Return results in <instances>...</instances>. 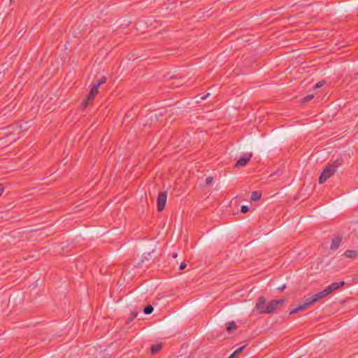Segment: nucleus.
I'll return each instance as SVG.
<instances>
[{
	"label": "nucleus",
	"instance_id": "obj_1",
	"mask_svg": "<svg viewBox=\"0 0 358 358\" xmlns=\"http://www.w3.org/2000/svg\"><path fill=\"white\" fill-rule=\"evenodd\" d=\"M343 159L340 157L332 164H329L324 167L319 177V183L322 184L325 182L337 171L338 168L343 164Z\"/></svg>",
	"mask_w": 358,
	"mask_h": 358
},
{
	"label": "nucleus",
	"instance_id": "obj_2",
	"mask_svg": "<svg viewBox=\"0 0 358 358\" xmlns=\"http://www.w3.org/2000/svg\"><path fill=\"white\" fill-rule=\"evenodd\" d=\"M99 84H94L93 83H92L91 90L89 92L86 99H85L82 103L84 108L87 106L89 101H91L94 99L99 92Z\"/></svg>",
	"mask_w": 358,
	"mask_h": 358
},
{
	"label": "nucleus",
	"instance_id": "obj_3",
	"mask_svg": "<svg viewBox=\"0 0 358 358\" xmlns=\"http://www.w3.org/2000/svg\"><path fill=\"white\" fill-rule=\"evenodd\" d=\"M284 303L285 300L282 299L271 301L268 303H267V314L273 313L275 310L280 308Z\"/></svg>",
	"mask_w": 358,
	"mask_h": 358
},
{
	"label": "nucleus",
	"instance_id": "obj_4",
	"mask_svg": "<svg viewBox=\"0 0 358 358\" xmlns=\"http://www.w3.org/2000/svg\"><path fill=\"white\" fill-rule=\"evenodd\" d=\"M167 199V192H161L159 193L157 199V208L159 212H162L166 206Z\"/></svg>",
	"mask_w": 358,
	"mask_h": 358
},
{
	"label": "nucleus",
	"instance_id": "obj_5",
	"mask_svg": "<svg viewBox=\"0 0 358 358\" xmlns=\"http://www.w3.org/2000/svg\"><path fill=\"white\" fill-rule=\"evenodd\" d=\"M255 308L260 314H267V304L264 296H259L257 299Z\"/></svg>",
	"mask_w": 358,
	"mask_h": 358
},
{
	"label": "nucleus",
	"instance_id": "obj_6",
	"mask_svg": "<svg viewBox=\"0 0 358 358\" xmlns=\"http://www.w3.org/2000/svg\"><path fill=\"white\" fill-rule=\"evenodd\" d=\"M252 157V153H248L241 157V158L236 162V166L241 167L245 166Z\"/></svg>",
	"mask_w": 358,
	"mask_h": 358
},
{
	"label": "nucleus",
	"instance_id": "obj_7",
	"mask_svg": "<svg viewBox=\"0 0 358 358\" xmlns=\"http://www.w3.org/2000/svg\"><path fill=\"white\" fill-rule=\"evenodd\" d=\"M330 293H329V291L327 288H325L324 289H323L322 291L321 292H319L318 293L313 295L315 300L317 301H320V299L324 298L325 296H327V295H329Z\"/></svg>",
	"mask_w": 358,
	"mask_h": 358
},
{
	"label": "nucleus",
	"instance_id": "obj_8",
	"mask_svg": "<svg viewBox=\"0 0 358 358\" xmlns=\"http://www.w3.org/2000/svg\"><path fill=\"white\" fill-rule=\"evenodd\" d=\"M341 240L342 238L341 236L335 237L331 241L330 249L331 250H336L341 244Z\"/></svg>",
	"mask_w": 358,
	"mask_h": 358
},
{
	"label": "nucleus",
	"instance_id": "obj_9",
	"mask_svg": "<svg viewBox=\"0 0 358 358\" xmlns=\"http://www.w3.org/2000/svg\"><path fill=\"white\" fill-rule=\"evenodd\" d=\"M344 285H345V282L341 281V282H334V283L331 284L329 286H328L327 288L329 289V293H331L332 292L343 287Z\"/></svg>",
	"mask_w": 358,
	"mask_h": 358
},
{
	"label": "nucleus",
	"instance_id": "obj_10",
	"mask_svg": "<svg viewBox=\"0 0 358 358\" xmlns=\"http://www.w3.org/2000/svg\"><path fill=\"white\" fill-rule=\"evenodd\" d=\"M315 302L316 301L315 300L313 296H312L311 298L307 299L306 301L301 304V306L303 309H306Z\"/></svg>",
	"mask_w": 358,
	"mask_h": 358
},
{
	"label": "nucleus",
	"instance_id": "obj_11",
	"mask_svg": "<svg viewBox=\"0 0 358 358\" xmlns=\"http://www.w3.org/2000/svg\"><path fill=\"white\" fill-rule=\"evenodd\" d=\"M162 348V343L152 345L150 348L151 353L153 355L158 353L161 350Z\"/></svg>",
	"mask_w": 358,
	"mask_h": 358
},
{
	"label": "nucleus",
	"instance_id": "obj_12",
	"mask_svg": "<svg viewBox=\"0 0 358 358\" xmlns=\"http://www.w3.org/2000/svg\"><path fill=\"white\" fill-rule=\"evenodd\" d=\"M345 256L349 258H354L358 256V251L348 250L344 253Z\"/></svg>",
	"mask_w": 358,
	"mask_h": 358
},
{
	"label": "nucleus",
	"instance_id": "obj_13",
	"mask_svg": "<svg viewBox=\"0 0 358 358\" xmlns=\"http://www.w3.org/2000/svg\"><path fill=\"white\" fill-rule=\"evenodd\" d=\"M262 197V193L259 191H255L252 193L251 200L254 201H259Z\"/></svg>",
	"mask_w": 358,
	"mask_h": 358
},
{
	"label": "nucleus",
	"instance_id": "obj_14",
	"mask_svg": "<svg viewBox=\"0 0 358 358\" xmlns=\"http://www.w3.org/2000/svg\"><path fill=\"white\" fill-rule=\"evenodd\" d=\"M246 345H243L241 348H238L229 357V358H235L236 356L240 355L243 351Z\"/></svg>",
	"mask_w": 358,
	"mask_h": 358
},
{
	"label": "nucleus",
	"instance_id": "obj_15",
	"mask_svg": "<svg viewBox=\"0 0 358 358\" xmlns=\"http://www.w3.org/2000/svg\"><path fill=\"white\" fill-rule=\"evenodd\" d=\"M138 315V311L133 310L127 319V323L130 324Z\"/></svg>",
	"mask_w": 358,
	"mask_h": 358
},
{
	"label": "nucleus",
	"instance_id": "obj_16",
	"mask_svg": "<svg viewBox=\"0 0 358 358\" xmlns=\"http://www.w3.org/2000/svg\"><path fill=\"white\" fill-rule=\"evenodd\" d=\"M237 328V325L236 323L232 321L227 324V331H230L231 330L236 329Z\"/></svg>",
	"mask_w": 358,
	"mask_h": 358
},
{
	"label": "nucleus",
	"instance_id": "obj_17",
	"mask_svg": "<svg viewBox=\"0 0 358 358\" xmlns=\"http://www.w3.org/2000/svg\"><path fill=\"white\" fill-rule=\"evenodd\" d=\"M152 311H153V307L151 305H148V306H145V308L143 309V313L145 315H150L152 313Z\"/></svg>",
	"mask_w": 358,
	"mask_h": 358
},
{
	"label": "nucleus",
	"instance_id": "obj_18",
	"mask_svg": "<svg viewBox=\"0 0 358 358\" xmlns=\"http://www.w3.org/2000/svg\"><path fill=\"white\" fill-rule=\"evenodd\" d=\"M304 310V309L303 308V307H302V306L301 304L298 307H296V308L292 309V310H290L289 311V315L295 314V313H298V312H299L301 310Z\"/></svg>",
	"mask_w": 358,
	"mask_h": 358
},
{
	"label": "nucleus",
	"instance_id": "obj_19",
	"mask_svg": "<svg viewBox=\"0 0 358 358\" xmlns=\"http://www.w3.org/2000/svg\"><path fill=\"white\" fill-rule=\"evenodd\" d=\"M106 81V78L105 76H102L99 80H97L96 82H93V83L99 84V87H100V85L105 83Z\"/></svg>",
	"mask_w": 358,
	"mask_h": 358
},
{
	"label": "nucleus",
	"instance_id": "obj_20",
	"mask_svg": "<svg viewBox=\"0 0 358 358\" xmlns=\"http://www.w3.org/2000/svg\"><path fill=\"white\" fill-rule=\"evenodd\" d=\"M313 97H314V96L313 94H308V95H307V96H306L305 97L303 98L302 103H306L309 101L312 100L313 99Z\"/></svg>",
	"mask_w": 358,
	"mask_h": 358
},
{
	"label": "nucleus",
	"instance_id": "obj_21",
	"mask_svg": "<svg viewBox=\"0 0 358 358\" xmlns=\"http://www.w3.org/2000/svg\"><path fill=\"white\" fill-rule=\"evenodd\" d=\"M249 211V207L248 206L243 205L241 208V212L242 213H246Z\"/></svg>",
	"mask_w": 358,
	"mask_h": 358
},
{
	"label": "nucleus",
	"instance_id": "obj_22",
	"mask_svg": "<svg viewBox=\"0 0 358 358\" xmlns=\"http://www.w3.org/2000/svg\"><path fill=\"white\" fill-rule=\"evenodd\" d=\"M324 85V82L323 81H320L318 82L315 85V89H317V88H320L322 86H323Z\"/></svg>",
	"mask_w": 358,
	"mask_h": 358
},
{
	"label": "nucleus",
	"instance_id": "obj_23",
	"mask_svg": "<svg viewBox=\"0 0 358 358\" xmlns=\"http://www.w3.org/2000/svg\"><path fill=\"white\" fill-rule=\"evenodd\" d=\"M213 180V177H208L206 179V184L207 185H210L212 182Z\"/></svg>",
	"mask_w": 358,
	"mask_h": 358
},
{
	"label": "nucleus",
	"instance_id": "obj_24",
	"mask_svg": "<svg viewBox=\"0 0 358 358\" xmlns=\"http://www.w3.org/2000/svg\"><path fill=\"white\" fill-rule=\"evenodd\" d=\"M186 266H187V264L185 262H182L180 265L179 269L183 270L186 268Z\"/></svg>",
	"mask_w": 358,
	"mask_h": 358
},
{
	"label": "nucleus",
	"instance_id": "obj_25",
	"mask_svg": "<svg viewBox=\"0 0 358 358\" xmlns=\"http://www.w3.org/2000/svg\"><path fill=\"white\" fill-rule=\"evenodd\" d=\"M3 191H4V186H3V185L0 184V196L3 194Z\"/></svg>",
	"mask_w": 358,
	"mask_h": 358
},
{
	"label": "nucleus",
	"instance_id": "obj_26",
	"mask_svg": "<svg viewBox=\"0 0 358 358\" xmlns=\"http://www.w3.org/2000/svg\"><path fill=\"white\" fill-rule=\"evenodd\" d=\"M285 288H286V285H285V284H284V285H282V286H280V287H278V289H279L280 291H281V292H282V291H283Z\"/></svg>",
	"mask_w": 358,
	"mask_h": 358
},
{
	"label": "nucleus",
	"instance_id": "obj_27",
	"mask_svg": "<svg viewBox=\"0 0 358 358\" xmlns=\"http://www.w3.org/2000/svg\"><path fill=\"white\" fill-rule=\"evenodd\" d=\"M182 85V83L180 82H178L177 84H175V85L173 84L171 86V87H178L179 85Z\"/></svg>",
	"mask_w": 358,
	"mask_h": 358
},
{
	"label": "nucleus",
	"instance_id": "obj_28",
	"mask_svg": "<svg viewBox=\"0 0 358 358\" xmlns=\"http://www.w3.org/2000/svg\"><path fill=\"white\" fill-rule=\"evenodd\" d=\"M177 257H178V253L174 252V253L172 254V257L173 258L176 259Z\"/></svg>",
	"mask_w": 358,
	"mask_h": 358
},
{
	"label": "nucleus",
	"instance_id": "obj_29",
	"mask_svg": "<svg viewBox=\"0 0 358 358\" xmlns=\"http://www.w3.org/2000/svg\"><path fill=\"white\" fill-rule=\"evenodd\" d=\"M210 95L209 93H208L206 95H204L201 97V99H206L207 98V96H208Z\"/></svg>",
	"mask_w": 358,
	"mask_h": 358
},
{
	"label": "nucleus",
	"instance_id": "obj_30",
	"mask_svg": "<svg viewBox=\"0 0 358 358\" xmlns=\"http://www.w3.org/2000/svg\"><path fill=\"white\" fill-rule=\"evenodd\" d=\"M229 358V357H228Z\"/></svg>",
	"mask_w": 358,
	"mask_h": 358
}]
</instances>
